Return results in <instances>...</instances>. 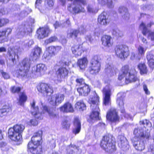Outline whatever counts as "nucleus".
<instances>
[{"mask_svg":"<svg viewBox=\"0 0 154 154\" xmlns=\"http://www.w3.org/2000/svg\"><path fill=\"white\" fill-rule=\"evenodd\" d=\"M137 67L140 70V73L141 75L146 74L148 72L147 67L144 63L139 64L137 66Z\"/></svg>","mask_w":154,"mask_h":154,"instance_id":"40","label":"nucleus"},{"mask_svg":"<svg viewBox=\"0 0 154 154\" xmlns=\"http://www.w3.org/2000/svg\"><path fill=\"white\" fill-rule=\"evenodd\" d=\"M0 72L3 77L5 79H8L10 78V76L8 73L4 72L3 70H1Z\"/></svg>","mask_w":154,"mask_h":154,"instance_id":"57","label":"nucleus"},{"mask_svg":"<svg viewBox=\"0 0 154 154\" xmlns=\"http://www.w3.org/2000/svg\"><path fill=\"white\" fill-rule=\"evenodd\" d=\"M24 25L19 26L17 30V37L18 38H22L26 35L27 32H28Z\"/></svg>","mask_w":154,"mask_h":154,"instance_id":"26","label":"nucleus"},{"mask_svg":"<svg viewBox=\"0 0 154 154\" xmlns=\"http://www.w3.org/2000/svg\"><path fill=\"white\" fill-rule=\"evenodd\" d=\"M72 51L73 54H74L75 57L81 56L84 52L82 45L73 46L72 47Z\"/></svg>","mask_w":154,"mask_h":154,"instance_id":"23","label":"nucleus"},{"mask_svg":"<svg viewBox=\"0 0 154 154\" xmlns=\"http://www.w3.org/2000/svg\"><path fill=\"white\" fill-rule=\"evenodd\" d=\"M138 50L139 57H140L144 54L146 50L142 47L139 46L138 48Z\"/></svg>","mask_w":154,"mask_h":154,"instance_id":"51","label":"nucleus"},{"mask_svg":"<svg viewBox=\"0 0 154 154\" xmlns=\"http://www.w3.org/2000/svg\"><path fill=\"white\" fill-rule=\"evenodd\" d=\"M64 97L65 96L63 94L58 93L55 94L51 96L49 103L53 106H58L63 102Z\"/></svg>","mask_w":154,"mask_h":154,"instance_id":"9","label":"nucleus"},{"mask_svg":"<svg viewBox=\"0 0 154 154\" xmlns=\"http://www.w3.org/2000/svg\"><path fill=\"white\" fill-rule=\"evenodd\" d=\"M86 4V3L84 0H74L73 2V4L77 5L78 6L79 5H80L81 4L85 5Z\"/></svg>","mask_w":154,"mask_h":154,"instance_id":"52","label":"nucleus"},{"mask_svg":"<svg viewBox=\"0 0 154 154\" xmlns=\"http://www.w3.org/2000/svg\"><path fill=\"white\" fill-rule=\"evenodd\" d=\"M42 132L41 131H39L37 133H35L31 138V141L29 143H31V145H33L36 146L37 145H40L42 142Z\"/></svg>","mask_w":154,"mask_h":154,"instance_id":"14","label":"nucleus"},{"mask_svg":"<svg viewBox=\"0 0 154 154\" xmlns=\"http://www.w3.org/2000/svg\"><path fill=\"white\" fill-rule=\"evenodd\" d=\"M103 104L105 106L110 104L111 102L110 96L112 94L110 86H106L103 89Z\"/></svg>","mask_w":154,"mask_h":154,"instance_id":"8","label":"nucleus"},{"mask_svg":"<svg viewBox=\"0 0 154 154\" xmlns=\"http://www.w3.org/2000/svg\"><path fill=\"white\" fill-rule=\"evenodd\" d=\"M8 13L6 9L3 8L0 9V16L4 14H5Z\"/></svg>","mask_w":154,"mask_h":154,"instance_id":"60","label":"nucleus"},{"mask_svg":"<svg viewBox=\"0 0 154 154\" xmlns=\"http://www.w3.org/2000/svg\"><path fill=\"white\" fill-rule=\"evenodd\" d=\"M153 56L152 54H149L147 56V58L149 66L152 68H154V59Z\"/></svg>","mask_w":154,"mask_h":154,"instance_id":"42","label":"nucleus"},{"mask_svg":"<svg viewBox=\"0 0 154 154\" xmlns=\"http://www.w3.org/2000/svg\"><path fill=\"white\" fill-rule=\"evenodd\" d=\"M70 21L69 20H67L66 22H64L63 24V25H62V27H68L69 26H70Z\"/></svg>","mask_w":154,"mask_h":154,"instance_id":"62","label":"nucleus"},{"mask_svg":"<svg viewBox=\"0 0 154 154\" xmlns=\"http://www.w3.org/2000/svg\"><path fill=\"white\" fill-rule=\"evenodd\" d=\"M77 91L79 92L80 95L86 96L88 95V94L90 92V89L88 85L84 84L82 87H81L78 88Z\"/></svg>","mask_w":154,"mask_h":154,"instance_id":"31","label":"nucleus"},{"mask_svg":"<svg viewBox=\"0 0 154 154\" xmlns=\"http://www.w3.org/2000/svg\"><path fill=\"white\" fill-rule=\"evenodd\" d=\"M75 107L80 111H82L86 109V105L82 101H80L75 104Z\"/></svg>","mask_w":154,"mask_h":154,"instance_id":"41","label":"nucleus"},{"mask_svg":"<svg viewBox=\"0 0 154 154\" xmlns=\"http://www.w3.org/2000/svg\"><path fill=\"white\" fill-rule=\"evenodd\" d=\"M136 136L137 137L143 142L149 140L150 137V134L149 132L144 130V128H142L138 130Z\"/></svg>","mask_w":154,"mask_h":154,"instance_id":"13","label":"nucleus"},{"mask_svg":"<svg viewBox=\"0 0 154 154\" xmlns=\"http://www.w3.org/2000/svg\"><path fill=\"white\" fill-rule=\"evenodd\" d=\"M60 109L61 111L63 112L72 113L74 112L72 105L69 102L65 103L63 106L60 108Z\"/></svg>","mask_w":154,"mask_h":154,"instance_id":"30","label":"nucleus"},{"mask_svg":"<svg viewBox=\"0 0 154 154\" xmlns=\"http://www.w3.org/2000/svg\"><path fill=\"white\" fill-rule=\"evenodd\" d=\"M90 104H91V111H93V112H94V111H96L97 112H99L100 109H99L98 106L99 103H97V104L93 103Z\"/></svg>","mask_w":154,"mask_h":154,"instance_id":"48","label":"nucleus"},{"mask_svg":"<svg viewBox=\"0 0 154 154\" xmlns=\"http://www.w3.org/2000/svg\"><path fill=\"white\" fill-rule=\"evenodd\" d=\"M12 9L13 11H19L20 10L19 6L17 5H13L12 7Z\"/></svg>","mask_w":154,"mask_h":154,"instance_id":"58","label":"nucleus"},{"mask_svg":"<svg viewBox=\"0 0 154 154\" xmlns=\"http://www.w3.org/2000/svg\"><path fill=\"white\" fill-rule=\"evenodd\" d=\"M62 125L63 127L66 129L69 128L70 127V124L69 122L66 120H65L62 123Z\"/></svg>","mask_w":154,"mask_h":154,"instance_id":"54","label":"nucleus"},{"mask_svg":"<svg viewBox=\"0 0 154 154\" xmlns=\"http://www.w3.org/2000/svg\"><path fill=\"white\" fill-rule=\"evenodd\" d=\"M65 60L63 63V67L59 69L57 72V80L60 82L65 79L68 74V70L65 66L69 65V55L67 53H65Z\"/></svg>","mask_w":154,"mask_h":154,"instance_id":"5","label":"nucleus"},{"mask_svg":"<svg viewBox=\"0 0 154 154\" xmlns=\"http://www.w3.org/2000/svg\"><path fill=\"white\" fill-rule=\"evenodd\" d=\"M135 68L133 67L129 69L128 66L125 65L122 67L121 72L119 73L118 79L125 81L123 84H127L135 81Z\"/></svg>","mask_w":154,"mask_h":154,"instance_id":"2","label":"nucleus"},{"mask_svg":"<svg viewBox=\"0 0 154 154\" xmlns=\"http://www.w3.org/2000/svg\"><path fill=\"white\" fill-rule=\"evenodd\" d=\"M87 11L90 13H94L96 12V10L94 9L91 5H88L87 7Z\"/></svg>","mask_w":154,"mask_h":154,"instance_id":"55","label":"nucleus"},{"mask_svg":"<svg viewBox=\"0 0 154 154\" xmlns=\"http://www.w3.org/2000/svg\"><path fill=\"white\" fill-rule=\"evenodd\" d=\"M98 3L101 5H104L106 4L107 6L112 8L113 7L112 0H97Z\"/></svg>","mask_w":154,"mask_h":154,"instance_id":"37","label":"nucleus"},{"mask_svg":"<svg viewBox=\"0 0 154 154\" xmlns=\"http://www.w3.org/2000/svg\"><path fill=\"white\" fill-rule=\"evenodd\" d=\"M72 79H75L77 84L79 85H84V84H85L84 83V81L83 79L82 78H76L75 76H72Z\"/></svg>","mask_w":154,"mask_h":154,"instance_id":"46","label":"nucleus"},{"mask_svg":"<svg viewBox=\"0 0 154 154\" xmlns=\"http://www.w3.org/2000/svg\"><path fill=\"white\" fill-rule=\"evenodd\" d=\"M51 32V30L48 26L40 28L37 31L38 38V39H43L48 36Z\"/></svg>","mask_w":154,"mask_h":154,"instance_id":"15","label":"nucleus"},{"mask_svg":"<svg viewBox=\"0 0 154 154\" xmlns=\"http://www.w3.org/2000/svg\"><path fill=\"white\" fill-rule=\"evenodd\" d=\"M21 89V88L16 86H12L10 88V91L13 93H18Z\"/></svg>","mask_w":154,"mask_h":154,"instance_id":"47","label":"nucleus"},{"mask_svg":"<svg viewBox=\"0 0 154 154\" xmlns=\"http://www.w3.org/2000/svg\"><path fill=\"white\" fill-rule=\"evenodd\" d=\"M123 98L122 97H118L117 100V103L121 109V112L124 113L125 112L124 109V103Z\"/></svg>","mask_w":154,"mask_h":154,"instance_id":"43","label":"nucleus"},{"mask_svg":"<svg viewBox=\"0 0 154 154\" xmlns=\"http://www.w3.org/2000/svg\"><path fill=\"white\" fill-rule=\"evenodd\" d=\"M101 41L102 45L107 48L111 47L113 44L112 38L110 36L103 35Z\"/></svg>","mask_w":154,"mask_h":154,"instance_id":"22","label":"nucleus"},{"mask_svg":"<svg viewBox=\"0 0 154 154\" xmlns=\"http://www.w3.org/2000/svg\"><path fill=\"white\" fill-rule=\"evenodd\" d=\"M58 39L55 36H52L46 40L45 41V42L47 44L56 41Z\"/></svg>","mask_w":154,"mask_h":154,"instance_id":"50","label":"nucleus"},{"mask_svg":"<svg viewBox=\"0 0 154 154\" xmlns=\"http://www.w3.org/2000/svg\"><path fill=\"white\" fill-rule=\"evenodd\" d=\"M79 31V32H81V33H83L86 31L85 27L84 26H82L78 30Z\"/></svg>","mask_w":154,"mask_h":154,"instance_id":"63","label":"nucleus"},{"mask_svg":"<svg viewBox=\"0 0 154 154\" xmlns=\"http://www.w3.org/2000/svg\"><path fill=\"white\" fill-rule=\"evenodd\" d=\"M105 71L109 76H112L116 74V70L113 65L111 63H108L105 66Z\"/></svg>","mask_w":154,"mask_h":154,"instance_id":"32","label":"nucleus"},{"mask_svg":"<svg viewBox=\"0 0 154 154\" xmlns=\"http://www.w3.org/2000/svg\"><path fill=\"white\" fill-rule=\"evenodd\" d=\"M31 143H28V147L32 154H41L42 153V148L41 145L34 146L31 145Z\"/></svg>","mask_w":154,"mask_h":154,"instance_id":"24","label":"nucleus"},{"mask_svg":"<svg viewBox=\"0 0 154 154\" xmlns=\"http://www.w3.org/2000/svg\"><path fill=\"white\" fill-rule=\"evenodd\" d=\"M12 29L11 28H5L2 31H0V43L7 42V37L11 34Z\"/></svg>","mask_w":154,"mask_h":154,"instance_id":"17","label":"nucleus"},{"mask_svg":"<svg viewBox=\"0 0 154 154\" xmlns=\"http://www.w3.org/2000/svg\"><path fill=\"white\" fill-rule=\"evenodd\" d=\"M20 49L18 47H15L14 48H10L8 49V54L9 56L10 59H11L12 62L14 63L15 61V56L17 54H20Z\"/></svg>","mask_w":154,"mask_h":154,"instance_id":"16","label":"nucleus"},{"mask_svg":"<svg viewBox=\"0 0 154 154\" xmlns=\"http://www.w3.org/2000/svg\"><path fill=\"white\" fill-rule=\"evenodd\" d=\"M100 68V64L98 57L94 56L91 59L90 62V66L89 68L90 72L93 75L98 73Z\"/></svg>","mask_w":154,"mask_h":154,"instance_id":"7","label":"nucleus"},{"mask_svg":"<svg viewBox=\"0 0 154 154\" xmlns=\"http://www.w3.org/2000/svg\"><path fill=\"white\" fill-rule=\"evenodd\" d=\"M25 128L23 125L17 124L13 128H9L8 130V136L12 140L16 143L17 145L21 144L22 142L21 133Z\"/></svg>","mask_w":154,"mask_h":154,"instance_id":"1","label":"nucleus"},{"mask_svg":"<svg viewBox=\"0 0 154 154\" xmlns=\"http://www.w3.org/2000/svg\"><path fill=\"white\" fill-rule=\"evenodd\" d=\"M41 53V48L38 46H36L31 54V57L32 60H36L38 59Z\"/></svg>","mask_w":154,"mask_h":154,"instance_id":"28","label":"nucleus"},{"mask_svg":"<svg viewBox=\"0 0 154 154\" xmlns=\"http://www.w3.org/2000/svg\"><path fill=\"white\" fill-rule=\"evenodd\" d=\"M31 60L30 59L25 58L18 65V69L16 71V73L19 76L26 77L29 71Z\"/></svg>","mask_w":154,"mask_h":154,"instance_id":"3","label":"nucleus"},{"mask_svg":"<svg viewBox=\"0 0 154 154\" xmlns=\"http://www.w3.org/2000/svg\"><path fill=\"white\" fill-rule=\"evenodd\" d=\"M79 33V31L78 30H72L69 33H68L67 36L69 38H75Z\"/></svg>","mask_w":154,"mask_h":154,"instance_id":"44","label":"nucleus"},{"mask_svg":"<svg viewBox=\"0 0 154 154\" xmlns=\"http://www.w3.org/2000/svg\"><path fill=\"white\" fill-rule=\"evenodd\" d=\"M88 63V60L86 58H83L79 59L77 62L78 66L80 69H85Z\"/></svg>","mask_w":154,"mask_h":154,"instance_id":"34","label":"nucleus"},{"mask_svg":"<svg viewBox=\"0 0 154 154\" xmlns=\"http://www.w3.org/2000/svg\"><path fill=\"white\" fill-rule=\"evenodd\" d=\"M48 51L52 56L54 55L56 53L55 47L53 46L49 47L48 48Z\"/></svg>","mask_w":154,"mask_h":154,"instance_id":"53","label":"nucleus"},{"mask_svg":"<svg viewBox=\"0 0 154 154\" xmlns=\"http://www.w3.org/2000/svg\"><path fill=\"white\" fill-rule=\"evenodd\" d=\"M35 101L33 100L30 103L31 106V113L32 115L37 120H41L42 119V112H39L38 106H35Z\"/></svg>","mask_w":154,"mask_h":154,"instance_id":"11","label":"nucleus"},{"mask_svg":"<svg viewBox=\"0 0 154 154\" xmlns=\"http://www.w3.org/2000/svg\"><path fill=\"white\" fill-rule=\"evenodd\" d=\"M41 103L42 105L43 113H44L46 112H47L51 118H54L57 117L56 115L53 111H51L50 109L49 110L47 107L45 106H43V103H42L41 102Z\"/></svg>","mask_w":154,"mask_h":154,"instance_id":"35","label":"nucleus"},{"mask_svg":"<svg viewBox=\"0 0 154 154\" xmlns=\"http://www.w3.org/2000/svg\"><path fill=\"white\" fill-rule=\"evenodd\" d=\"M119 13L122 20H127L130 17L127 8L124 6H121L119 8Z\"/></svg>","mask_w":154,"mask_h":154,"instance_id":"19","label":"nucleus"},{"mask_svg":"<svg viewBox=\"0 0 154 154\" xmlns=\"http://www.w3.org/2000/svg\"><path fill=\"white\" fill-rule=\"evenodd\" d=\"M106 118L112 122H118L119 117L117 114L116 110L114 108H111L107 112Z\"/></svg>","mask_w":154,"mask_h":154,"instance_id":"12","label":"nucleus"},{"mask_svg":"<svg viewBox=\"0 0 154 154\" xmlns=\"http://www.w3.org/2000/svg\"><path fill=\"white\" fill-rule=\"evenodd\" d=\"M11 110L8 105L4 106L0 109V117H2L7 116L9 112Z\"/></svg>","mask_w":154,"mask_h":154,"instance_id":"33","label":"nucleus"},{"mask_svg":"<svg viewBox=\"0 0 154 154\" xmlns=\"http://www.w3.org/2000/svg\"><path fill=\"white\" fill-rule=\"evenodd\" d=\"M68 10L71 12H72L75 14L80 12H84L85 10L84 8L82 7L80 5H75L74 4L69 5L68 6Z\"/></svg>","mask_w":154,"mask_h":154,"instance_id":"20","label":"nucleus"},{"mask_svg":"<svg viewBox=\"0 0 154 154\" xmlns=\"http://www.w3.org/2000/svg\"><path fill=\"white\" fill-rule=\"evenodd\" d=\"M98 21L101 25H107L109 22L107 14L105 12L101 13L98 17Z\"/></svg>","mask_w":154,"mask_h":154,"instance_id":"25","label":"nucleus"},{"mask_svg":"<svg viewBox=\"0 0 154 154\" xmlns=\"http://www.w3.org/2000/svg\"><path fill=\"white\" fill-rule=\"evenodd\" d=\"M9 22V20L6 18L0 19V27L6 25Z\"/></svg>","mask_w":154,"mask_h":154,"instance_id":"49","label":"nucleus"},{"mask_svg":"<svg viewBox=\"0 0 154 154\" xmlns=\"http://www.w3.org/2000/svg\"><path fill=\"white\" fill-rule=\"evenodd\" d=\"M46 69V67L45 64L40 63L37 65L36 67H33L32 69V72L33 73L38 75H39L43 74Z\"/></svg>","mask_w":154,"mask_h":154,"instance_id":"18","label":"nucleus"},{"mask_svg":"<svg viewBox=\"0 0 154 154\" xmlns=\"http://www.w3.org/2000/svg\"><path fill=\"white\" fill-rule=\"evenodd\" d=\"M19 96L18 103L20 105H22L23 103L26 100L27 97L25 92L24 91L20 92L19 94Z\"/></svg>","mask_w":154,"mask_h":154,"instance_id":"36","label":"nucleus"},{"mask_svg":"<svg viewBox=\"0 0 154 154\" xmlns=\"http://www.w3.org/2000/svg\"><path fill=\"white\" fill-rule=\"evenodd\" d=\"M120 139L119 143V145L124 150L127 149L128 147V142L126 138L124 136H119V137Z\"/></svg>","mask_w":154,"mask_h":154,"instance_id":"29","label":"nucleus"},{"mask_svg":"<svg viewBox=\"0 0 154 154\" xmlns=\"http://www.w3.org/2000/svg\"><path fill=\"white\" fill-rule=\"evenodd\" d=\"M37 88L38 91L44 94H51L53 92L52 87L46 83H40L37 85Z\"/></svg>","mask_w":154,"mask_h":154,"instance_id":"10","label":"nucleus"},{"mask_svg":"<svg viewBox=\"0 0 154 154\" xmlns=\"http://www.w3.org/2000/svg\"><path fill=\"white\" fill-rule=\"evenodd\" d=\"M99 112L91 111V113L90 115V118L91 119V122L93 123L95 121L99 120Z\"/></svg>","mask_w":154,"mask_h":154,"instance_id":"39","label":"nucleus"},{"mask_svg":"<svg viewBox=\"0 0 154 154\" xmlns=\"http://www.w3.org/2000/svg\"><path fill=\"white\" fill-rule=\"evenodd\" d=\"M45 2L50 7H52L54 5V2L53 0H45Z\"/></svg>","mask_w":154,"mask_h":154,"instance_id":"59","label":"nucleus"},{"mask_svg":"<svg viewBox=\"0 0 154 154\" xmlns=\"http://www.w3.org/2000/svg\"><path fill=\"white\" fill-rule=\"evenodd\" d=\"M74 127L73 129V133L76 134H78L81 129V123L80 121L78 118H75L74 120Z\"/></svg>","mask_w":154,"mask_h":154,"instance_id":"27","label":"nucleus"},{"mask_svg":"<svg viewBox=\"0 0 154 154\" xmlns=\"http://www.w3.org/2000/svg\"><path fill=\"white\" fill-rule=\"evenodd\" d=\"M140 124L143 125H146V126L148 125L149 123V120L146 119L143 120L142 121L140 122Z\"/></svg>","mask_w":154,"mask_h":154,"instance_id":"61","label":"nucleus"},{"mask_svg":"<svg viewBox=\"0 0 154 154\" xmlns=\"http://www.w3.org/2000/svg\"><path fill=\"white\" fill-rule=\"evenodd\" d=\"M93 96L89 100L90 104L99 103V97L95 91L93 92Z\"/></svg>","mask_w":154,"mask_h":154,"instance_id":"38","label":"nucleus"},{"mask_svg":"<svg viewBox=\"0 0 154 154\" xmlns=\"http://www.w3.org/2000/svg\"><path fill=\"white\" fill-rule=\"evenodd\" d=\"M143 88L144 91H145V93L147 94H149L150 92L148 91L146 85H143Z\"/></svg>","mask_w":154,"mask_h":154,"instance_id":"64","label":"nucleus"},{"mask_svg":"<svg viewBox=\"0 0 154 154\" xmlns=\"http://www.w3.org/2000/svg\"><path fill=\"white\" fill-rule=\"evenodd\" d=\"M52 56L48 52V51H46L45 52L44 54L42 57L43 58L45 59H49Z\"/></svg>","mask_w":154,"mask_h":154,"instance_id":"56","label":"nucleus"},{"mask_svg":"<svg viewBox=\"0 0 154 154\" xmlns=\"http://www.w3.org/2000/svg\"><path fill=\"white\" fill-rule=\"evenodd\" d=\"M115 52L117 57L124 59L127 58L129 54L128 47L124 45H119L115 48Z\"/></svg>","mask_w":154,"mask_h":154,"instance_id":"6","label":"nucleus"},{"mask_svg":"<svg viewBox=\"0 0 154 154\" xmlns=\"http://www.w3.org/2000/svg\"><path fill=\"white\" fill-rule=\"evenodd\" d=\"M112 35L117 37H122L123 36V32L117 28L113 29L112 31Z\"/></svg>","mask_w":154,"mask_h":154,"instance_id":"45","label":"nucleus"},{"mask_svg":"<svg viewBox=\"0 0 154 154\" xmlns=\"http://www.w3.org/2000/svg\"><path fill=\"white\" fill-rule=\"evenodd\" d=\"M112 137L108 134L104 136L101 142L100 146L106 152L112 153L116 150V146L112 143Z\"/></svg>","mask_w":154,"mask_h":154,"instance_id":"4","label":"nucleus"},{"mask_svg":"<svg viewBox=\"0 0 154 154\" xmlns=\"http://www.w3.org/2000/svg\"><path fill=\"white\" fill-rule=\"evenodd\" d=\"M140 28L142 30V33L144 35H146L148 34L151 40L152 41H154V31L150 32L149 30L146 28L144 23H143L140 24Z\"/></svg>","mask_w":154,"mask_h":154,"instance_id":"21","label":"nucleus"}]
</instances>
